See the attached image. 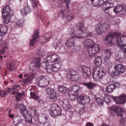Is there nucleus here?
<instances>
[{
  "label": "nucleus",
  "mask_w": 126,
  "mask_h": 126,
  "mask_svg": "<svg viewBox=\"0 0 126 126\" xmlns=\"http://www.w3.org/2000/svg\"><path fill=\"white\" fill-rule=\"evenodd\" d=\"M82 84L85 86L88 89H92L96 86V84L90 82H83Z\"/></svg>",
  "instance_id": "c756f323"
},
{
  "label": "nucleus",
  "mask_w": 126,
  "mask_h": 126,
  "mask_svg": "<svg viewBox=\"0 0 126 126\" xmlns=\"http://www.w3.org/2000/svg\"><path fill=\"white\" fill-rule=\"evenodd\" d=\"M82 37H85L86 36H91L92 35V34L89 32L87 30V31H84L83 33H82Z\"/></svg>",
  "instance_id": "8fccbe9b"
},
{
  "label": "nucleus",
  "mask_w": 126,
  "mask_h": 126,
  "mask_svg": "<svg viewBox=\"0 0 126 126\" xmlns=\"http://www.w3.org/2000/svg\"><path fill=\"white\" fill-rule=\"evenodd\" d=\"M84 96L83 95H79L78 97L77 100L79 102V103L82 104H84Z\"/></svg>",
  "instance_id": "de8ad7c7"
},
{
  "label": "nucleus",
  "mask_w": 126,
  "mask_h": 126,
  "mask_svg": "<svg viewBox=\"0 0 126 126\" xmlns=\"http://www.w3.org/2000/svg\"><path fill=\"white\" fill-rule=\"evenodd\" d=\"M32 60L33 63L30 64V65H32L33 66L31 67V68L33 71H35L37 70L41 66L40 59L39 57H33Z\"/></svg>",
  "instance_id": "f8f14e48"
},
{
  "label": "nucleus",
  "mask_w": 126,
  "mask_h": 126,
  "mask_svg": "<svg viewBox=\"0 0 126 126\" xmlns=\"http://www.w3.org/2000/svg\"><path fill=\"white\" fill-rule=\"evenodd\" d=\"M67 19L70 20L74 18V15L72 14H70L67 17Z\"/></svg>",
  "instance_id": "338daca9"
},
{
  "label": "nucleus",
  "mask_w": 126,
  "mask_h": 126,
  "mask_svg": "<svg viewBox=\"0 0 126 126\" xmlns=\"http://www.w3.org/2000/svg\"><path fill=\"white\" fill-rule=\"evenodd\" d=\"M43 126H51V125L49 122H45Z\"/></svg>",
  "instance_id": "774afa93"
},
{
  "label": "nucleus",
  "mask_w": 126,
  "mask_h": 126,
  "mask_svg": "<svg viewBox=\"0 0 126 126\" xmlns=\"http://www.w3.org/2000/svg\"><path fill=\"white\" fill-rule=\"evenodd\" d=\"M125 70V67L123 65L118 64L115 65L114 67H110L108 72L109 74L112 76H118L123 73Z\"/></svg>",
  "instance_id": "f03ea898"
},
{
  "label": "nucleus",
  "mask_w": 126,
  "mask_h": 126,
  "mask_svg": "<svg viewBox=\"0 0 126 126\" xmlns=\"http://www.w3.org/2000/svg\"><path fill=\"white\" fill-rule=\"evenodd\" d=\"M84 31H87V29L85 27L84 23L82 21H81L77 25V26L71 29L70 33L73 35V38H81L82 37L81 33H83Z\"/></svg>",
  "instance_id": "f257e3e1"
},
{
  "label": "nucleus",
  "mask_w": 126,
  "mask_h": 126,
  "mask_svg": "<svg viewBox=\"0 0 126 126\" xmlns=\"http://www.w3.org/2000/svg\"><path fill=\"white\" fill-rule=\"evenodd\" d=\"M104 98V100L107 103H109L110 102V97L108 95H105Z\"/></svg>",
  "instance_id": "6e6d98bb"
},
{
  "label": "nucleus",
  "mask_w": 126,
  "mask_h": 126,
  "mask_svg": "<svg viewBox=\"0 0 126 126\" xmlns=\"http://www.w3.org/2000/svg\"><path fill=\"white\" fill-rule=\"evenodd\" d=\"M103 8L104 11L105 13H109V9H110L109 7L106 6L105 5V6L103 7Z\"/></svg>",
  "instance_id": "680f3d73"
},
{
  "label": "nucleus",
  "mask_w": 126,
  "mask_h": 126,
  "mask_svg": "<svg viewBox=\"0 0 126 126\" xmlns=\"http://www.w3.org/2000/svg\"><path fill=\"white\" fill-rule=\"evenodd\" d=\"M49 79L47 75L40 76L37 78V86L42 88L46 87L49 84Z\"/></svg>",
  "instance_id": "20e7f679"
},
{
  "label": "nucleus",
  "mask_w": 126,
  "mask_h": 126,
  "mask_svg": "<svg viewBox=\"0 0 126 126\" xmlns=\"http://www.w3.org/2000/svg\"><path fill=\"white\" fill-rule=\"evenodd\" d=\"M2 16H6L7 15H12L10 13V9L9 6H6L2 10Z\"/></svg>",
  "instance_id": "5701e85b"
},
{
  "label": "nucleus",
  "mask_w": 126,
  "mask_h": 126,
  "mask_svg": "<svg viewBox=\"0 0 126 126\" xmlns=\"http://www.w3.org/2000/svg\"><path fill=\"white\" fill-rule=\"evenodd\" d=\"M62 1L65 3L66 4V10L65 9V10H63L62 11H61L60 12V13L63 16H64L66 14L69 13V9L68 7V4L70 3L71 2V1L70 0H62Z\"/></svg>",
  "instance_id": "aec40b11"
},
{
  "label": "nucleus",
  "mask_w": 126,
  "mask_h": 126,
  "mask_svg": "<svg viewBox=\"0 0 126 126\" xmlns=\"http://www.w3.org/2000/svg\"><path fill=\"white\" fill-rule=\"evenodd\" d=\"M19 108L21 113L23 115L24 118H26V120L29 123H32V117L29 115H28V112L26 110V106L23 104H21L19 105Z\"/></svg>",
  "instance_id": "6e6552de"
},
{
  "label": "nucleus",
  "mask_w": 126,
  "mask_h": 126,
  "mask_svg": "<svg viewBox=\"0 0 126 126\" xmlns=\"http://www.w3.org/2000/svg\"><path fill=\"white\" fill-rule=\"evenodd\" d=\"M39 120L40 122L41 123H44L45 121H46L47 120V117L46 116L43 115L42 117H40Z\"/></svg>",
  "instance_id": "09e8293b"
},
{
  "label": "nucleus",
  "mask_w": 126,
  "mask_h": 126,
  "mask_svg": "<svg viewBox=\"0 0 126 126\" xmlns=\"http://www.w3.org/2000/svg\"><path fill=\"white\" fill-rule=\"evenodd\" d=\"M31 9L28 6L24 7L21 10V14L23 16H26L31 12Z\"/></svg>",
  "instance_id": "4be33fe9"
},
{
  "label": "nucleus",
  "mask_w": 126,
  "mask_h": 126,
  "mask_svg": "<svg viewBox=\"0 0 126 126\" xmlns=\"http://www.w3.org/2000/svg\"><path fill=\"white\" fill-rule=\"evenodd\" d=\"M110 57H105L104 58V62L105 64L108 66L111 67L112 63L110 61L109 59Z\"/></svg>",
  "instance_id": "ea45409f"
},
{
  "label": "nucleus",
  "mask_w": 126,
  "mask_h": 126,
  "mask_svg": "<svg viewBox=\"0 0 126 126\" xmlns=\"http://www.w3.org/2000/svg\"><path fill=\"white\" fill-rule=\"evenodd\" d=\"M96 101L97 104L99 105H102L103 103V101L99 98H96Z\"/></svg>",
  "instance_id": "4d7b16f0"
},
{
  "label": "nucleus",
  "mask_w": 126,
  "mask_h": 126,
  "mask_svg": "<svg viewBox=\"0 0 126 126\" xmlns=\"http://www.w3.org/2000/svg\"><path fill=\"white\" fill-rule=\"evenodd\" d=\"M53 64V71L55 72L58 71L59 69L61 68L62 66V63H56Z\"/></svg>",
  "instance_id": "2f4dec72"
},
{
  "label": "nucleus",
  "mask_w": 126,
  "mask_h": 126,
  "mask_svg": "<svg viewBox=\"0 0 126 126\" xmlns=\"http://www.w3.org/2000/svg\"><path fill=\"white\" fill-rule=\"evenodd\" d=\"M7 30L6 26L4 25L0 26V36L4 35L6 33Z\"/></svg>",
  "instance_id": "bb28decb"
},
{
  "label": "nucleus",
  "mask_w": 126,
  "mask_h": 126,
  "mask_svg": "<svg viewBox=\"0 0 126 126\" xmlns=\"http://www.w3.org/2000/svg\"><path fill=\"white\" fill-rule=\"evenodd\" d=\"M95 58V64L97 66V67H99L102 64L101 57V56H96Z\"/></svg>",
  "instance_id": "c85d7f7f"
},
{
  "label": "nucleus",
  "mask_w": 126,
  "mask_h": 126,
  "mask_svg": "<svg viewBox=\"0 0 126 126\" xmlns=\"http://www.w3.org/2000/svg\"><path fill=\"white\" fill-rule=\"evenodd\" d=\"M45 60L46 61V63H44L45 64H46V63L47 64V63L53 64L56 63H62V62L60 61L57 55L56 54L47 56Z\"/></svg>",
  "instance_id": "39448f33"
},
{
  "label": "nucleus",
  "mask_w": 126,
  "mask_h": 126,
  "mask_svg": "<svg viewBox=\"0 0 126 126\" xmlns=\"http://www.w3.org/2000/svg\"><path fill=\"white\" fill-rule=\"evenodd\" d=\"M119 122V126H126V121L125 120H121Z\"/></svg>",
  "instance_id": "bf43d9fd"
},
{
  "label": "nucleus",
  "mask_w": 126,
  "mask_h": 126,
  "mask_svg": "<svg viewBox=\"0 0 126 126\" xmlns=\"http://www.w3.org/2000/svg\"><path fill=\"white\" fill-rule=\"evenodd\" d=\"M52 36V34L50 32H48L46 33L44 37L45 38V41L43 42L44 43L47 41L49 40Z\"/></svg>",
  "instance_id": "58836bf2"
},
{
  "label": "nucleus",
  "mask_w": 126,
  "mask_h": 126,
  "mask_svg": "<svg viewBox=\"0 0 126 126\" xmlns=\"http://www.w3.org/2000/svg\"><path fill=\"white\" fill-rule=\"evenodd\" d=\"M30 112L32 116L36 118L37 117L38 111L35 108H31L30 110Z\"/></svg>",
  "instance_id": "473e14b6"
},
{
  "label": "nucleus",
  "mask_w": 126,
  "mask_h": 126,
  "mask_svg": "<svg viewBox=\"0 0 126 126\" xmlns=\"http://www.w3.org/2000/svg\"><path fill=\"white\" fill-rule=\"evenodd\" d=\"M7 66L8 69L12 70L14 68L15 64L13 61H10L8 63Z\"/></svg>",
  "instance_id": "e433bc0d"
},
{
  "label": "nucleus",
  "mask_w": 126,
  "mask_h": 126,
  "mask_svg": "<svg viewBox=\"0 0 126 126\" xmlns=\"http://www.w3.org/2000/svg\"><path fill=\"white\" fill-rule=\"evenodd\" d=\"M120 36L118 35V33L117 32H113L109 33L107 35L105 39L107 43L111 45L112 43V40L113 38L115 36Z\"/></svg>",
  "instance_id": "2eb2a0df"
},
{
  "label": "nucleus",
  "mask_w": 126,
  "mask_h": 126,
  "mask_svg": "<svg viewBox=\"0 0 126 126\" xmlns=\"http://www.w3.org/2000/svg\"><path fill=\"white\" fill-rule=\"evenodd\" d=\"M90 101V99L89 97L87 96H84V103L86 104L88 103Z\"/></svg>",
  "instance_id": "5fc2aeb1"
},
{
  "label": "nucleus",
  "mask_w": 126,
  "mask_h": 126,
  "mask_svg": "<svg viewBox=\"0 0 126 126\" xmlns=\"http://www.w3.org/2000/svg\"><path fill=\"white\" fill-rule=\"evenodd\" d=\"M49 63L47 66L46 70L47 72L51 73L53 71V64L52 63Z\"/></svg>",
  "instance_id": "37998d69"
},
{
  "label": "nucleus",
  "mask_w": 126,
  "mask_h": 126,
  "mask_svg": "<svg viewBox=\"0 0 126 126\" xmlns=\"http://www.w3.org/2000/svg\"><path fill=\"white\" fill-rule=\"evenodd\" d=\"M91 0L94 6H101V5H100L99 4L100 0Z\"/></svg>",
  "instance_id": "49530a36"
},
{
  "label": "nucleus",
  "mask_w": 126,
  "mask_h": 126,
  "mask_svg": "<svg viewBox=\"0 0 126 126\" xmlns=\"http://www.w3.org/2000/svg\"><path fill=\"white\" fill-rule=\"evenodd\" d=\"M20 89V86L19 85H17L14 86L11 89V94H13V92H17V91H18Z\"/></svg>",
  "instance_id": "79ce46f5"
},
{
  "label": "nucleus",
  "mask_w": 126,
  "mask_h": 126,
  "mask_svg": "<svg viewBox=\"0 0 126 126\" xmlns=\"http://www.w3.org/2000/svg\"><path fill=\"white\" fill-rule=\"evenodd\" d=\"M67 73V78L71 81L75 82L79 79V76L78 74L73 69H70L69 70Z\"/></svg>",
  "instance_id": "0eeeda50"
},
{
  "label": "nucleus",
  "mask_w": 126,
  "mask_h": 126,
  "mask_svg": "<svg viewBox=\"0 0 126 126\" xmlns=\"http://www.w3.org/2000/svg\"><path fill=\"white\" fill-rule=\"evenodd\" d=\"M93 77L96 81H100L101 80V76H99V73L95 71L94 69L92 70Z\"/></svg>",
  "instance_id": "b1692460"
},
{
  "label": "nucleus",
  "mask_w": 126,
  "mask_h": 126,
  "mask_svg": "<svg viewBox=\"0 0 126 126\" xmlns=\"http://www.w3.org/2000/svg\"><path fill=\"white\" fill-rule=\"evenodd\" d=\"M11 15H7L6 16H2L4 22L8 24L9 23L10 21Z\"/></svg>",
  "instance_id": "a18cd8bd"
},
{
  "label": "nucleus",
  "mask_w": 126,
  "mask_h": 126,
  "mask_svg": "<svg viewBox=\"0 0 126 126\" xmlns=\"http://www.w3.org/2000/svg\"><path fill=\"white\" fill-rule=\"evenodd\" d=\"M50 114L52 116H57L61 113V109L58 106L55 104H52L51 106Z\"/></svg>",
  "instance_id": "9b49d317"
},
{
  "label": "nucleus",
  "mask_w": 126,
  "mask_h": 126,
  "mask_svg": "<svg viewBox=\"0 0 126 126\" xmlns=\"http://www.w3.org/2000/svg\"><path fill=\"white\" fill-rule=\"evenodd\" d=\"M106 6L109 7L110 9V8L113 7L114 6V5L113 3H110L107 2L106 4Z\"/></svg>",
  "instance_id": "0e129e2a"
},
{
  "label": "nucleus",
  "mask_w": 126,
  "mask_h": 126,
  "mask_svg": "<svg viewBox=\"0 0 126 126\" xmlns=\"http://www.w3.org/2000/svg\"><path fill=\"white\" fill-rule=\"evenodd\" d=\"M115 89L114 87L112 84H111L106 88V91L109 93H112Z\"/></svg>",
  "instance_id": "c9c22d12"
},
{
  "label": "nucleus",
  "mask_w": 126,
  "mask_h": 126,
  "mask_svg": "<svg viewBox=\"0 0 126 126\" xmlns=\"http://www.w3.org/2000/svg\"><path fill=\"white\" fill-rule=\"evenodd\" d=\"M112 84L113 85L115 89L120 87L121 86L120 83L117 82H115Z\"/></svg>",
  "instance_id": "e2e57ef3"
},
{
  "label": "nucleus",
  "mask_w": 126,
  "mask_h": 126,
  "mask_svg": "<svg viewBox=\"0 0 126 126\" xmlns=\"http://www.w3.org/2000/svg\"><path fill=\"white\" fill-rule=\"evenodd\" d=\"M83 44L84 46L89 47L95 44L94 42L91 39H87L84 40L83 42Z\"/></svg>",
  "instance_id": "412c9836"
},
{
  "label": "nucleus",
  "mask_w": 126,
  "mask_h": 126,
  "mask_svg": "<svg viewBox=\"0 0 126 126\" xmlns=\"http://www.w3.org/2000/svg\"><path fill=\"white\" fill-rule=\"evenodd\" d=\"M31 79L30 77L28 76L27 77L23 79L22 82L24 84H27L31 81Z\"/></svg>",
  "instance_id": "3c124183"
},
{
  "label": "nucleus",
  "mask_w": 126,
  "mask_h": 126,
  "mask_svg": "<svg viewBox=\"0 0 126 126\" xmlns=\"http://www.w3.org/2000/svg\"><path fill=\"white\" fill-rule=\"evenodd\" d=\"M11 89L10 88H8L6 91L2 90L0 92V95L2 97H4L9 93Z\"/></svg>",
  "instance_id": "f704fd0d"
},
{
  "label": "nucleus",
  "mask_w": 126,
  "mask_h": 126,
  "mask_svg": "<svg viewBox=\"0 0 126 126\" xmlns=\"http://www.w3.org/2000/svg\"><path fill=\"white\" fill-rule=\"evenodd\" d=\"M112 98L114 100L116 103L117 104H123L126 101V95H121L117 97L113 96Z\"/></svg>",
  "instance_id": "4468645a"
},
{
  "label": "nucleus",
  "mask_w": 126,
  "mask_h": 126,
  "mask_svg": "<svg viewBox=\"0 0 126 126\" xmlns=\"http://www.w3.org/2000/svg\"><path fill=\"white\" fill-rule=\"evenodd\" d=\"M71 94L69 95V97L70 99L71 100H74L77 98V94H75L74 93L71 92Z\"/></svg>",
  "instance_id": "603ef678"
},
{
  "label": "nucleus",
  "mask_w": 126,
  "mask_h": 126,
  "mask_svg": "<svg viewBox=\"0 0 126 126\" xmlns=\"http://www.w3.org/2000/svg\"><path fill=\"white\" fill-rule=\"evenodd\" d=\"M45 54V52L44 50L41 49L38 51V55L39 56L43 57Z\"/></svg>",
  "instance_id": "13d9d810"
},
{
  "label": "nucleus",
  "mask_w": 126,
  "mask_h": 126,
  "mask_svg": "<svg viewBox=\"0 0 126 126\" xmlns=\"http://www.w3.org/2000/svg\"><path fill=\"white\" fill-rule=\"evenodd\" d=\"M65 45L66 47L68 48H71L72 47L74 46L75 49H73L74 51H75L78 50L76 49V48L79 47L75 46V43L74 41V39L73 38H71L69 39L65 43Z\"/></svg>",
  "instance_id": "f3484780"
},
{
  "label": "nucleus",
  "mask_w": 126,
  "mask_h": 126,
  "mask_svg": "<svg viewBox=\"0 0 126 126\" xmlns=\"http://www.w3.org/2000/svg\"><path fill=\"white\" fill-rule=\"evenodd\" d=\"M62 39L61 38H56L53 43L52 45L55 48L58 47L62 42Z\"/></svg>",
  "instance_id": "a878e982"
},
{
  "label": "nucleus",
  "mask_w": 126,
  "mask_h": 126,
  "mask_svg": "<svg viewBox=\"0 0 126 126\" xmlns=\"http://www.w3.org/2000/svg\"><path fill=\"white\" fill-rule=\"evenodd\" d=\"M100 50L99 45L96 44L92 47H87L86 48V50L88 52L89 56L91 58L93 57L96 55L97 52Z\"/></svg>",
  "instance_id": "423d86ee"
},
{
  "label": "nucleus",
  "mask_w": 126,
  "mask_h": 126,
  "mask_svg": "<svg viewBox=\"0 0 126 126\" xmlns=\"http://www.w3.org/2000/svg\"><path fill=\"white\" fill-rule=\"evenodd\" d=\"M94 69L95 71H96L97 72L99 73V76H101V79H102V77L105 74V71L104 70H101L100 69L99 67H96L95 68L94 67Z\"/></svg>",
  "instance_id": "7c9ffc66"
},
{
  "label": "nucleus",
  "mask_w": 126,
  "mask_h": 126,
  "mask_svg": "<svg viewBox=\"0 0 126 126\" xmlns=\"http://www.w3.org/2000/svg\"><path fill=\"white\" fill-rule=\"evenodd\" d=\"M112 110L110 112L111 115L113 116L116 113L118 115L123 117L122 112L124 111L123 109L121 107L116 105L112 106Z\"/></svg>",
  "instance_id": "9d476101"
},
{
  "label": "nucleus",
  "mask_w": 126,
  "mask_h": 126,
  "mask_svg": "<svg viewBox=\"0 0 126 126\" xmlns=\"http://www.w3.org/2000/svg\"><path fill=\"white\" fill-rule=\"evenodd\" d=\"M79 89V86H74L72 87L71 92L72 93H75L76 94L78 95V91Z\"/></svg>",
  "instance_id": "a19ab883"
},
{
  "label": "nucleus",
  "mask_w": 126,
  "mask_h": 126,
  "mask_svg": "<svg viewBox=\"0 0 126 126\" xmlns=\"http://www.w3.org/2000/svg\"><path fill=\"white\" fill-rule=\"evenodd\" d=\"M68 89L65 87L62 86L59 87L58 91L62 94H64L67 93L68 91Z\"/></svg>",
  "instance_id": "4c0bfd02"
},
{
  "label": "nucleus",
  "mask_w": 126,
  "mask_h": 126,
  "mask_svg": "<svg viewBox=\"0 0 126 126\" xmlns=\"http://www.w3.org/2000/svg\"><path fill=\"white\" fill-rule=\"evenodd\" d=\"M117 46L124 53L126 52V36L125 34L118 36L116 39Z\"/></svg>",
  "instance_id": "7ed1b4c3"
},
{
  "label": "nucleus",
  "mask_w": 126,
  "mask_h": 126,
  "mask_svg": "<svg viewBox=\"0 0 126 126\" xmlns=\"http://www.w3.org/2000/svg\"><path fill=\"white\" fill-rule=\"evenodd\" d=\"M13 94L16 95V97L17 101H19L21 100V97L24 95L23 93H19L18 92H13Z\"/></svg>",
  "instance_id": "72a5a7b5"
},
{
  "label": "nucleus",
  "mask_w": 126,
  "mask_h": 126,
  "mask_svg": "<svg viewBox=\"0 0 126 126\" xmlns=\"http://www.w3.org/2000/svg\"><path fill=\"white\" fill-rule=\"evenodd\" d=\"M31 97L34 99L36 100L38 99V96L35 93L33 92H31L30 93Z\"/></svg>",
  "instance_id": "864d4df0"
},
{
  "label": "nucleus",
  "mask_w": 126,
  "mask_h": 126,
  "mask_svg": "<svg viewBox=\"0 0 126 126\" xmlns=\"http://www.w3.org/2000/svg\"><path fill=\"white\" fill-rule=\"evenodd\" d=\"M16 25L17 27H21L23 26V22L20 20H19L16 22Z\"/></svg>",
  "instance_id": "052dcab7"
},
{
  "label": "nucleus",
  "mask_w": 126,
  "mask_h": 126,
  "mask_svg": "<svg viewBox=\"0 0 126 126\" xmlns=\"http://www.w3.org/2000/svg\"><path fill=\"white\" fill-rule=\"evenodd\" d=\"M23 120L20 116H16L13 119L14 123L16 126H17V125L22 123Z\"/></svg>",
  "instance_id": "cd10ccee"
},
{
  "label": "nucleus",
  "mask_w": 126,
  "mask_h": 126,
  "mask_svg": "<svg viewBox=\"0 0 126 126\" xmlns=\"http://www.w3.org/2000/svg\"><path fill=\"white\" fill-rule=\"evenodd\" d=\"M59 102L63 108L67 110L69 109H70L71 107L70 104L68 103V100L67 99H61L59 100Z\"/></svg>",
  "instance_id": "a211bd4d"
},
{
  "label": "nucleus",
  "mask_w": 126,
  "mask_h": 126,
  "mask_svg": "<svg viewBox=\"0 0 126 126\" xmlns=\"http://www.w3.org/2000/svg\"><path fill=\"white\" fill-rule=\"evenodd\" d=\"M105 57H110L111 54V51L109 49H105L102 51Z\"/></svg>",
  "instance_id": "c03bdc74"
},
{
  "label": "nucleus",
  "mask_w": 126,
  "mask_h": 126,
  "mask_svg": "<svg viewBox=\"0 0 126 126\" xmlns=\"http://www.w3.org/2000/svg\"><path fill=\"white\" fill-rule=\"evenodd\" d=\"M39 32L38 30H35L34 32V35H32V39L31 40L30 45V46H33L36 42L38 40V38L39 37L38 35Z\"/></svg>",
  "instance_id": "dca6fc26"
},
{
  "label": "nucleus",
  "mask_w": 126,
  "mask_h": 126,
  "mask_svg": "<svg viewBox=\"0 0 126 126\" xmlns=\"http://www.w3.org/2000/svg\"><path fill=\"white\" fill-rule=\"evenodd\" d=\"M110 28V26L108 24H97L95 26V32L99 34H101L102 33L105 32Z\"/></svg>",
  "instance_id": "1a4fd4ad"
},
{
  "label": "nucleus",
  "mask_w": 126,
  "mask_h": 126,
  "mask_svg": "<svg viewBox=\"0 0 126 126\" xmlns=\"http://www.w3.org/2000/svg\"><path fill=\"white\" fill-rule=\"evenodd\" d=\"M46 92L49 94V98L51 99H55L58 96V94L53 89L48 88L46 90Z\"/></svg>",
  "instance_id": "ddd939ff"
},
{
  "label": "nucleus",
  "mask_w": 126,
  "mask_h": 126,
  "mask_svg": "<svg viewBox=\"0 0 126 126\" xmlns=\"http://www.w3.org/2000/svg\"><path fill=\"white\" fill-rule=\"evenodd\" d=\"M124 7V6L123 5H117L114 7L113 11L115 14H118L123 10Z\"/></svg>",
  "instance_id": "393cba45"
},
{
  "label": "nucleus",
  "mask_w": 126,
  "mask_h": 126,
  "mask_svg": "<svg viewBox=\"0 0 126 126\" xmlns=\"http://www.w3.org/2000/svg\"><path fill=\"white\" fill-rule=\"evenodd\" d=\"M82 71L84 77L85 78L89 77L91 74L90 68L89 67L83 66L82 67Z\"/></svg>",
  "instance_id": "6ab92c4d"
},
{
  "label": "nucleus",
  "mask_w": 126,
  "mask_h": 126,
  "mask_svg": "<svg viewBox=\"0 0 126 126\" xmlns=\"http://www.w3.org/2000/svg\"><path fill=\"white\" fill-rule=\"evenodd\" d=\"M108 0H100V2H99V4L101 5H104V6H105V4L106 3Z\"/></svg>",
  "instance_id": "69168bd1"
}]
</instances>
